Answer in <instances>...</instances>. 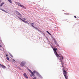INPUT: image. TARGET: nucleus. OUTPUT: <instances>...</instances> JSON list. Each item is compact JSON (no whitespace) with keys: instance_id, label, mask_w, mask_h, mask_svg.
<instances>
[{"instance_id":"obj_24","label":"nucleus","mask_w":79,"mask_h":79,"mask_svg":"<svg viewBox=\"0 0 79 79\" xmlns=\"http://www.w3.org/2000/svg\"><path fill=\"white\" fill-rule=\"evenodd\" d=\"M38 31H39V32H41V31H40V30L38 29Z\"/></svg>"},{"instance_id":"obj_11","label":"nucleus","mask_w":79,"mask_h":79,"mask_svg":"<svg viewBox=\"0 0 79 79\" xmlns=\"http://www.w3.org/2000/svg\"><path fill=\"white\" fill-rule=\"evenodd\" d=\"M4 5V2H2L0 5V6H2Z\"/></svg>"},{"instance_id":"obj_23","label":"nucleus","mask_w":79,"mask_h":79,"mask_svg":"<svg viewBox=\"0 0 79 79\" xmlns=\"http://www.w3.org/2000/svg\"><path fill=\"white\" fill-rule=\"evenodd\" d=\"M15 12H16V14H17V15L19 13L18 12V11H17V10L15 11Z\"/></svg>"},{"instance_id":"obj_15","label":"nucleus","mask_w":79,"mask_h":79,"mask_svg":"<svg viewBox=\"0 0 79 79\" xmlns=\"http://www.w3.org/2000/svg\"><path fill=\"white\" fill-rule=\"evenodd\" d=\"M2 68H3L4 69H5L6 68V67H5V66L2 65Z\"/></svg>"},{"instance_id":"obj_4","label":"nucleus","mask_w":79,"mask_h":79,"mask_svg":"<svg viewBox=\"0 0 79 79\" xmlns=\"http://www.w3.org/2000/svg\"><path fill=\"white\" fill-rule=\"evenodd\" d=\"M53 39V40L54 41L55 44H56V45L57 47H60V46H59V45H58V43H57V42H56V40H55L54 38Z\"/></svg>"},{"instance_id":"obj_36","label":"nucleus","mask_w":79,"mask_h":79,"mask_svg":"<svg viewBox=\"0 0 79 79\" xmlns=\"http://www.w3.org/2000/svg\"><path fill=\"white\" fill-rule=\"evenodd\" d=\"M63 11H64V10H63Z\"/></svg>"},{"instance_id":"obj_5","label":"nucleus","mask_w":79,"mask_h":79,"mask_svg":"<svg viewBox=\"0 0 79 79\" xmlns=\"http://www.w3.org/2000/svg\"><path fill=\"white\" fill-rule=\"evenodd\" d=\"M25 64L26 63L25 62L23 61L22 62H21L20 64V65L21 66V67H23V66H24Z\"/></svg>"},{"instance_id":"obj_34","label":"nucleus","mask_w":79,"mask_h":79,"mask_svg":"<svg viewBox=\"0 0 79 79\" xmlns=\"http://www.w3.org/2000/svg\"><path fill=\"white\" fill-rule=\"evenodd\" d=\"M8 56V54L6 55V56Z\"/></svg>"},{"instance_id":"obj_28","label":"nucleus","mask_w":79,"mask_h":79,"mask_svg":"<svg viewBox=\"0 0 79 79\" xmlns=\"http://www.w3.org/2000/svg\"><path fill=\"white\" fill-rule=\"evenodd\" d=\"M51 37L52 38V39H53H53H55V38H53V36H52V35H51Z\"/></svg>"},{"instance_id":"obj_22","label":"nucleus","mask_w":79,"mask_h":79,"mask_svg":"<svg viewBox=\"0 0 79 79\" xmlns=\"http://www.w3.org/2000/svg\"><path fill=\"white\" fill-rule=\"evenodd\" d=\"M1 45H3V42H2V40H1V43H0Z\"/></svg>"},{"instance_id":"obj_12","label":"nucleus","mask_w":79,"mask_h":79,"mask_svg":"<svg viewBox=\"0 0 79 79\" xmlns=\"http://www.w3.org/2000/svg\"><path fill=\"white\" fill-rule=\"evenodd\" d=\"M46 32H47V33L48 34H49L50 35H52V34H50V32H48V31H47Z\"/></svg>"},{"instance_id":"obj_29","label":"nucleus","mask_w":79,"mask_h":79,"mask_svg":"<svg viewBox=\"0 0 79 79\" xmlns=\"http://www.w3.org/2000/svg\"><path fill=\"white\" fill-rule=\"evenodd\" d=\"M74 17L75 18H77V17H76V16H74Z\"/></svg>"},{"instance_id":"obj_33","label":"nucleus","mask_w":79,"mask_h":79,"mask_svg":"<svg viewBox=\"0 0 79 79\" xmlns=\"http://www.w3.org/2000/svg\"><path fill=\"white\" fill-rule=\"evenodd\" d=\"M2 2V0H0V3Z\"/></svg>"},{"instance_id":"obj_30","label":"nucleus","mask_w":79,"mask_h":79,"mask_svg":"<svg viewBox=\"0 0 79 79\" xmlns=\"http://www.w3.org/2000/svg\"><path fill=\"white\" fill-rule=\"evenodd\" d=\"M64 14H65V15H69V14H66V13H64Z\"/></svg>"},{"instance_id":"obj_27","label":"nucleus","mask_w":79,"mask_h":79,"mask_svg":"<svg viewBox=\"0 0 79 79\" xmlns=\"http://www.w3.org/2000/svg\"><path fill=\"white\" fill-rule=\"evenodd\" d=\"M7 60H10V59H9V57H7L6 58Z\"/></svg>"},{"instance_id":"obj_32","label":"nucleus","mask_w":79,"mask_h":79,"mask_svg":"<svg viewBox=\"0 0 79 79\" xmlns=\"http://www.w3.org/2000/svg\"><path fill=\"white\" fill-rule=\"evenodd\" d=\"M2 46L0 45V48H2Z\"/></svg>"},{"instance_id":"obj_25","label":"nucleus","mask_w":79,"mask_h":79,"mask_svg":"<svg viewBox=\"0 0 79 79\" xmlns=\"http://www.w3.org/2000/svg\"><path fill=\"white\" fill-rule=\"evenodd\" d=\"M2 66H3V65H2V64H0V67H2Z\"/></svg>"},{"instance_id":"obj_18","label":"nucleus","mask_w":79,"mask_h":79,"mask_svg":"<svg viewBox=\"0 0 79 79\" xmlns=\"http://www.w3.org/2000/svg\"><path fill=\"white\" fill-rule=\"evenodd\" d=\"M9 55H10V56H11L12 58H13V55H11V54L10 53H9Z\"/></svg>"},{"instance_id":"obj_38","label":"nucleus","mask_w":79,"mask_h":79,"mask_svg":"<svg viewBox=\"0 0 79 79\" xmlns=\"http://www.w3.org/2000/svg\"><path fill=\"white\" fill-rule=\"evenodd\" d=\"M12 60H13V59H12Z\"/></svg>"},{"instance_id":"obj_20","label":"nucleus","mask_w":79,"mask_h":79,"mask_svg":"<svg viewBox=\"0 0 79 79\" xmlns=\"http://www.w3.org/2000/svg\"><path fill=\"white\" fill-rule=\"evenodd\" d=\"M28 70H29V72H30V73H31V74H32V71H31V70H30V69H29Z\"/></svg>"},{"instance_id":"obj_2","label":"nucleus","mask_w":79,"mask_h":79,"mask_svg":"<svg viewBox=\"0 0 79 79\" xmlns=\"http://www.w3.org/2000/svg\"><path fill=\"white\" fill-rule=\"evenodd\" d=\"M62 67L63 68V73L64 74V75L66 79H68V77L67 76H66V73H67V72H66V71L65 70H64V68H63V66L62 65Z\"/></svg>"},{"instance_id":"obj_6","label":"nucleus","mask_w":79,"mask_h":79,"mask_svg":"<svg viewBox=\"0 0 79 79\" xmlns=\"http://www.w3.org/2000/svg\"><path fill=\"white\" fill-rule=\"evenodd\" d=\"M18 18H19V19L21 20V21H23V22H24V23L25 22L26 20V19L23 18V19H22L21 18H20L19 17H18Z\"/></svg>"},{"instance_id":"obj_13","label":"nucleus","mask_w":79,"mask_h":79,"mask_svg":"<svg viewBox=\"0 0 79 79\" xmlns=\"http://www.w3.org/2000/svg\"><path fill=\"white\" fill-rule=\"evenodd\" d=\"M8 1L9 3H12V1H11V0H8Z\"/></svg>"},{"instance_id":"obj_9","label":"nucleus","mask_w":79,"mask_h":79,"mask_svg":"<svg viewBox=\"0 0 79 79\" xmlns=\"http://www.w3.org/2000/svg\"><path fill=\"white\" fill-rule=\"evenodd\" d=\"M23 75L25 77L27 78V79H28V77H27V75H26V73H24L23 74Z\"/></svg>"},{"instance_id":"obj_14","label":"nucleus","mask_w":79,"mask_h":79,"mask_svg":"<svg viewBox=\"0 0 79 79\" xmlns=\"http://www.w3.org/2000/svg\"><path fill=\"white\" fill-rule=\"evenodd\" d=\"M17 15H20V17H22V16L20 14V13H19H19H18Z\"/></svg>"},{"instance_id":"obj_31","label":"nucleus","mask_w":79,"mask_h":79,"mask_svg":"<svg viewBox=\"0 0 79 79\" xmlns=\"http://www.w3.org/2000/svg\"><path fill=\"white\" fill-rule=\"evenodd\" d=\"M13 61L14 62H15V60H13Z\"/></svg>"},{"instance_id":"obj_3","label":"nucleus","mask_w":79,"mask_h":79,"mask_svg":"<svg viewBox=\"0 0 79 79\" xmlns=\"http://www.w3.org/2000/svg\"><path fill=\"white\" fill-rule=\"evenodd\" d=\"M36 73V71H34L33 72H31V74L30 75V76L31 77H32V76H35V74H35Z\"/></svg>"},{"instance_id":"obj_7","label":"nucleus","mask_w":79,"mask_h":79,"mask_svg":"<svg viewBox=\"0 0 79 79\" xmlns=\"http://www.w3.org/2000/svg\"><path fill=\"white\" fill-rule=\"evenodd\" d=\"M0 10L2 11H4V12H5V13H8L7 11H6L5 10L3 9H2L1 8H0Z\"/></svg>"},{"instance_id":"obj_19","label":"nucleus","mask_w":79,"mask_h":79,"mask_svg":"<svg viewBox=\"0 0 79 79\" xmlns=\"http://www.w3.org/2000/svg\"><path fill=\"white\" fill-rule=\"evenodd\" d=\"M21 7H22V8H24V6L23 5H21L20 6Z\"/></svg>"},{"instance_id":"obj_1","label":"nucleus","mask_w":79,"mask_h":79,"mask_svg":"<svg viewBox=\"0 0 79 79\" xmlns=\"http://www.w3.org/2000/svg\"><path fill=\"white\" fill-rule=\"evenodd\" d=\"M53 49L56 56L57 57V58H60V60H61V59L62 60H63V59L64 58V57L61 56V54H59V55H58V53H57V52H56V50H57V48H53Z\"/></svg>"},{"instance_id":"obj_35","label":"nucleus","mask_w":79,"mask_h":79,"mask_svg":"<svg viewBox=\"0 0 79 79\" xmlns=\"http://www.w3.org/2000/svg\"><path fill=\"white\" fill-rule=\"evenodd\" d=\"M8 60V61H9V60Z\"/></svg>"},{"instance_id":"obj_21","label":"nucleus","mask_w":79,"mask_h":79,"mask_svg":"<svg viewBox=\"0 0 79 79\" xmlns=\"http://www.w3.org/2000/svg\"><path fill=\"white\" fill-rule=\"evenodd\" d=\"M34 28H35V29H36V30H38V28H37V27H33Z\"/></svg>"},{"instance_id":"obj_8","label":"nucleus","mask_w":79,"mask_h":79,"mask_svg":"<svg viewBox=\"0 0 79 79\" xmlns=\"http://www.w3.org/2000/svg\"><path fill=\"white\" fill-rule=\"evenodd\" d=\"M16 5H17L19 6H20L21 4L19 2H15Z\"/></svg>"},{"instance_id":"obj_10","label":"nucleus","mask_w":79,"mask_h":79,"mask_svg":"<svg viewBox=\"0 0 79 79\" xmlns=\"http://www.w3.org/2000/svg\"><path fill=\"white\" fill-rule=\"evenodd\" d=\"M36 75H37V76H39V77H41V75H40V74H39V73H37Z\"/></svg>"},{"instance_id":"obj_16","label":"nucleus","mask_w":79,"mask_h":79,"mask_svg":"<svg viewBox=\"0 0 79 79\" xmlns=\"http://www.w3.org/2000/svg\"><path fill=\"white\" fill-rule=\"evenodd\" d=\"M31 26H32L33 27H34V23H32L31 24Z\"/></svg>"},{"instance_id":"obj_17","label":"nucleus","mask_w":79,"mask_h":79,"mask_svg":"<svg viewBox=\"0 0 79 79\" xmlns=\"http://www.w3.org/2000/svg\"><path fill=\"white\" fill-rule=\"evenodd\" d=\"M25 23H27V24H29V23H28V22L26 21L25 22Z\"/></svg>"},{"instance_id":"obj_26","label":"nucleus","mask_w":79,"mask_h":79,"mask_svg":"<svg viewBox=\"0 0 79 79\" xmlns=\"http://www.w3.org/2000/svg\"><path fill=\"white\" fill-rule=\"evenodd\" d=\"M51 47H52V48L53 49V48H53V46H52V45H51Z\"/></svg>"},{"instance_id":"obj_37","label":"nucleus","mask_w":79,"mask_h":79,"mask_svg":"<svg viewBox=\"0 0 79 79\" xmlns=\"http://www.w3.org/2000/svg\"><path fill=\"white\" fill-rule=\"evenodd\" d=\"M41 33H42V32H41Z\"/></svg>"}]
</instances>
